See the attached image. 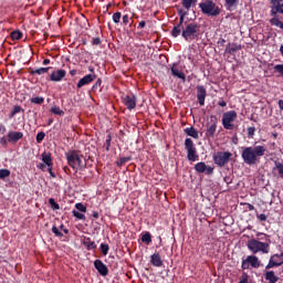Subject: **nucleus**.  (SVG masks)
Returning a JSON list of instances; mask_svg holds the SVG:
<instances>
[{
	"mask_svg": "<svg viewBox=\"0 0 283 283\" xmlns=\"http://www.w3.org/2000/svg\"><path fill=\"white\" fill-rule=\"evenodd\" d=\"M177 13L179 14V22L172 28L171 36H174V39H178L181 34L182 39L187 41V43L198 41L202 34L200 31V24H198V22L185 21V17H187V11H185V9H178Z\"/></svg>",
	"mask_w": 283,
	"mask_h": 283,
	"instance_id": "f257e3e1",
	"label": "nucleus"
},
{
	"mask_svg": "<svg viewBox=\"0 0 283 283\" xmlns=\"http://www.w3.org/2000/svg\"><path fill=\"white\" fill-rule=\"evenodd\" d=\"M266 155V145H254L243 147L241 151V158L245 165L253 167L258 165L260 159Z\"/></svg>",
	"mask_w": 283,
	"mask_h": 283,
	"instance_id": "f03ea898",
	"label": "nucleus"
},
{
	"mask_svg": "<svg viewBox=\"0 0 283 283\" xmlns=\"http://www.w3.org/2000/svg\"><path fill=\"white\" fill-rule=\"evenodd\" d=\"M65 158L69 167L73 168L75 174L83 171L87 167V163L83 161L84 156L81 154V150H69L65 153Z\"/></svg>",
	"mask_w": 283,
	"mask_h": 283,
	"instance_id": "7ed1b4c3",
	"label": "nucleus"
},
{
	"mask_svg": "<svg viewBox=\"0 0 283 283\" xmlns=\"http://www.w3.org/2000/svg\"><path fill=\"white\" fill-rule=\"evenodd\" d=\"M269 1L271 3L270 14L272 15L270 23L274 25V28H280V30H283V22L280 20V17H279V14H283V0H269Z\"/></svg>",
	"mask_w": 283,
	"mask_h": 283,
	"instance_id": "20e7f679",
	"label": "nucleus"
},
{
	"mask_svg": "<svg viewBox=\"0 0 283 283\" xmlns=\"http://www.w3.org/2000/svg\"><path fill=\"white\" fill-rule=\"evenodd\" d=\"M247 247L249 251L253 253V255H255L256 253L266 254L271 250V244H269V242H262L258 239L249 240L247 243Z\"/></svg>",
	"mask_w": 283,
	"mask_h": 283,
	"instance_id": "39448f33",
	"label": "nucleus"
},
{
	"mask_svg": "<svg viewBox=\"0 0 283 283\" xmlns=\"http://www.w3.org/2000/svg\"><path fill=\"white\" fill-rule=\"evenodd\" d=\"M199 8L202 14H207L208 17H220V13L222 12V9L212 0H206L205 2L199 3Z\"/></svg>",
	"mask_w": 283,
	"mask_h": 283,
	"instance_id": "423d86ee",
	"label": "nucleus"
},
{
	"mask_svg": "<svg viewBox=\"0 0 283 283\" xmlns=\"http://www.w3.org/2000/svg\"><path fill=\"white\" fill-rule=\"evenodd\" d=\"M233 158L231 151H217L212 155V160L217 167H224L229 165V161Z\"/></svg>",
	"mask_w": 283,
	"mask_h": 283,
	"instance_id": "0eeeda50",
	"label": "nucleus"
},
{
	"mask_svg": "<svg viewBox=\"0 0 283 283\" xmlns=\"http://www.w3.org/2000/svg\"><path fill=\"white\" fill-rule=\"evenodd\" d=\"M238 120V113L235 111H229L222 115V125L226 129L231 130L235 129V123Z\"/></svg>",
	"mask_w": 283,
	"mask_h": 283,
	"instance_id": "6e6552de",
	"label": "nucleus"
},
{
	"mask_svg": "<svg viewBox=\"0 0 283 283\" xmlns=\"http://www.w3.org/2000/svg\"><path fill=\"white\" fill-rule=\"evenodd\" d=\"M185 149L187 150V159L190 163H196L199 156H198V150L196 149V145H193V140L191 138H186Z\"/></svg>",
	"mask_w": 283,
	"mask_h": 283,
	"instance_id": "1a4fd4ad",
	"label": "nucleus"
},
{
	"mask_svg": "<svg viewBox=\"0 0 283 283\" xmlns=\"http://www.w3.org/2000/svg\"><path fill=\"white\" fill-rule=\"evenodd\" d=\"M250 266L252 269H260V259L256 255H248L242 260L241 269L247 271Z\"/></svg>",
	"mask_w": 283,
	"mask_h": 283,
	"instance_id": "9d476101",
	"label": "nucleus"
},
{
	"mask_svg": "<svg viewBox=\"0 0 283 283\" xmlns=\"http://www.w3.org/2000/svg\"><path fill=\"white\" fill-rule=\"evenodd\" d=\"M217 129H218V117L212 115L210 117V122L207 124L206 137L214 138Z\"/></svg>",
	"mask_w": 283,
	"mask_h": 283,
	"instance_id": "9b49d317",
	"label": "nucleus"
},
{
	"mask_svg": "<svg viewBox=\"0 0 283 283\" xmlns=\"http://www.w3.org/2000/svg\"><path fill=\"white\" fill-rule=\"evenodd\" d=\"M283 264V253L281 254H273L269 263L265 265V270L270 271V269H275V266H282Z\"/></svg>",
	"mask_w": 283,
	"mask_h": 283,
	"instance_id": "f8f14e48",
	"label": "nucleus"
},
{
	"mask_svg": "<svg viewBox=\"0 0 283 283\" xmlns=\"http://www.w3.org/2000/svg\"><path fill=\"white\" fill-rule=\"evenodd\" d=\"M195 170L197 174H206V176H212L213 174V167L207 166L205 161L197 163L195 165Z\"/></svg>",
	"mask_w": 283,
	"mask_h": 283,
	"instance_id": "ddd939ff",
	"label": "nucleus"
},
{
	"mask_svg": "<svg viewBox=\"0 0 283 283\" xmlns=\"http://www.w3.org/2000/svg\"><path fill=\"white\" fill-rule=\"evenodd\" d=\"M94 266H95L97 273H99V275H102V277H107V275H109V269L107 268V265H105V263H103V261L95 260Z\"/></svg>",
	"mask_w": 283,
	"mask_h": 283,
	"instance_id": "4468645a",
	"label": "nucleus"
},
{
	"mask_svg": "<svg viewBox=\"0 0 283 283\" xmlns=\"http://www.w3.org/2000/svg\"><path fill=\"white\" fill-rule=\"evenodd\" d=\"M123 104L129 111L136 109V96L134 95H125L122 97Z\"/></svg>",
	"mask_w": 283,
	"mask_h": 283,
	"instance_id": "2eb2a0df",
	"label": "nucleus"
},
{
	"mask_svg": "<svg viewBox=\"0 0 283 283\" xmlns=\"http://www.w3.org/2000/svg\"><path fill=\"white\" fill-rule=\"evenodd\" d=\"M206 98H207V88H205L203 85H198L197 86V99H198L200 107H203Z\"/></svg>",
	"mask_w": 283,
	"mask_h": 283,
	"instance_id": "dca6fc26",
	"label": "nucleus"
},
{
	"mask_svg": "<svg viewBox=\"0 0 283 283\" xmlns=\"http://www.w3.org/2000/svg\"><path fill=\"white\" fill-rule=\"evenodd\" d=\"M94 81H96V74L85 75L77 82V90L85 87V85H90V83H94Z\"/></svg>",
	"mask_w": 283,
	"mask_h": 283,
	"instance_id": "f3484780",
	"label": "nucleus"
},
{
	"mask_svg": "<svg viewBox=\"0 0 283 283\" xmlns=\"http://www.w3.org/2000/svg\"><path fill=\"white\" fill-rule=\"evenodd\" d=\"M64 76H67V72L63 69H60L57 71L52 72L50 78L51 81H53V83H61Z\"/></svg>",
	"mask_w": 283,
	"mask_h": 283,
	"instance_id": "a211bd4d",
	"label": "nucleus"
},
{
	"mask_svg": "<svg viewBox=\"0 0 283 283\" xmlns=\"http://www.w3.org/2000/svg\"><path fill=\"white\" fill-rule=\"evenodd\" d=\"M150 264L153 266H156L157 269H160V266H163L164 262L160 253L155 252L153 255H150Z\"/></svg>",
	"mask_w": 283,
	"mask_h": 283,
	"instance_id": "6ab92c4d",
	"label": "nucleus"
},
{
	"mask_svg": "<svg viewBox=\"0 0 283 283\" xmlns=\"http://www.w3.org/2000/svg\"><path fill=\"white\" fill-rule=\"evenodd\" d=\"M23 138V133L21 132H9L8 133V143H19Z\"/></svg>",
	"mask_w": 283,
	"mask_h": 283,
	"instance_id": "aec40b11",
	"label": "nucleus"
},
{
	"mask_svg": "<svg viewBox=\"0 0 283 283\" xmlns=\"http://www.w3.org/2000/svg\"><path fill=\"white\" fill-rule=\"evenodd\" d=\"M41 158H42V163L46 167H54V163L52 161V154H50V153H42Z\"/></svg>",
	"mask_w": 283,
	"mask_h": 283,
	"instance_id": "412c9836",
	"label": "nucleus"
},
{
	"mask_svg": "<svg viewBox=\"0 0 283 283\" xmlns=\"http://www.w3.org/2000/svg\"><path fill=\"white\" fill-rule=\"evenodd\" d=\"M198 3V0H181V6L185 8V12L189 14V10Z\"/></svg>",
	"mask_w": 283,
	"mask_h": 283,
	"instance_id": "4be33fe9",
	"label": "nucleus"
},
{
	"mask_svg": "<svg viewBox=\"0 0 283 283\" xmlns=\"http://www.w3.org/2000/svg\"><path fill=\"white\" fill-rule=\"evenodd\" d=\"M266 282L269 283H276L280 281V276L275 275L274 271H268L264 274Z\"/></svg>",
	"mask_w": 283,
	"mask_h": 283,
	"instance_id": "5701e85b",
	"label": "nucleus"
},
{
	"mask_svg": "<svg viewBox=\"0 0 283 283\" xmlns=\"http://www.w3.org/2000/svg\"><path fill=\"white\" fill-rule=\"evenodd\" d=\"M83 244L87 251H94V249H96V242L92 241L90 237H84Z\"/></svg>",
	"mask_w": 283,
	"mask_h": 283,
	"instance_id": "b1692460",
	"label": "nucleus"
},
{
	"mask_svg": "<svg viewBox=\"0 0 283 283\" xmlns=\"http://www.w3.org/2000/svg\"><path fill=\"white\" fill-rule=\"evenodd\" d=\"M50 70H52V67L48 66V67H40V69H34L30 71V74H32V76H42V74H48V72H50Z\"/></svg>",
	"mask_w": 283,
	"mask_h": 283,
	"instance_id": "393cba45",
	"label": "nucleus"
},
{
	"mask_svg": "<svg viewBox=\"0 0 283 283\" xmlns=\"http://www.w3.org/2000/svg\"><path fill=\"white\" fill-rule=\"evenodd\" d=\"M184 132L187 136H190L191 138H195V140H198L199 135L193 126L185 128Z\"/></svg>",
	"mask_w": 283,
	"mask_h": 283,
	"instance_id": "a878e982",
	"label": "nucleus"
},
{
	"mask_svg": "<svg viewBox=\"0 0 283 283\" xmlns=\"http://www.w3.org/2000/svg\"><path fill=\"white\" fill-rule=\"evenodd\" d=\"M170 72L172 74V76H176L177 78H181V81L185 83V81H187V76L185 75V73H182L181 71H179L176 66H172L170 69Z\"/></svg>",
	"mask_w": 283,
	"mask_h": 283,
	"instance_id": "bb28decb",
	"label": "nucleus"
},
{
	"mask_svg": "<svg viewBox=\"0 0 283 283\" xmlns=\"http://www.w3.org/2000/svg\"><path fill=\"white\" fill-rule=\"evenodd\" d=\"M240 50H242V45L229 43L226 48V53L233 54L234 52H240Z\"/></svg>",
	"mask_w": 283,
	"mask_h": 283,
	"instance_id": "cd10ccee",
	"label": "nucleus"
},
{
	"mask_svg": "<svg viewBox=\"0 0 283 283\" xmlns=\"http://www.w3.org/2000/svg\"><path fill=\"white\" fill-rule=\"evenodd\" d=\"M102 85H103V80H102L101 77H98V78L96 80V82H95V85H93L92 88H91L92 92H93L94 94H96V92H102V91H103V88H101Z\"/></svg>",
	"mask_w": 283,
	"mask_h": 283,
	"instance_id": "c85d7f7f",
	"label": "nucleus"
},
{
	"mask_svg": "<svg viewBox=\"0 0 283 283\" xmlns=\"http://www.w3.org/2000/svg\"><path fill=\"white\" fill-rule=\"evenodd\" d=\"M21 112H24L23 107H21L20 105H15L9 114V118H14V116H17V114H21Z\"/></svg>",
	"mask_w": 283,
	"mask_h": 283,
	"instance_id": "c756f323",
	"label": "nucleus"
},
{
	"mask_svg": "<svg viewBox=\"0 0 283 283\" xmlns=\"http://www.w3.org/2000/svg\"><path fill=\"white\" fill-rule=\"evenodd\" d=\"M132 161V156H127V157H120L117 161H116V166L117 167H123V165H126V163Z\"/></svg>",
	"mask_w": 283,
	"mask_h": 283,
	"instance_id": "7c9ffc66",
	"label": "nucleus"
},
{
	"mask_svg": "<svg viewBox=\"0 0 283 283\" xmlns=\"http://www.w3.org/2000/svg\"><path fill=\"white\" fill-rule=\"evenodd\" d=\"M256 238H259V240H265V242L271 244V235H269V234H266L264 232H258L256 233Z\"/></svg>",
	"mask_w": 283,
	"mask_h": 283,
	"instance_id": "2f4dec72",
	"label": "nucleus"
},
{
	"mask_svg": "<svg viewBox=\"0 0 283 283\" xmlns=\"http://www.w3.org/2000/svg\"><path fill=\"white\" fill-rule=\"evenodd\" d=\"M51 113L55 114V116H65V112H63L59 106L51 107Z\"/></svg>",
	"mask_w": 283,
	"mask_h": 283,
	"instance_id": "473e14b6",
	"label": "nucleus"
},
{
	"mask_svg": "<svg viewBox=\"0 0 283 283\" xmlns=\"http://www.w3.org/2000/svg\"><path fill=\"white\" fill-rule=\"evenodd\" d=\"M30 103H32L33 105H43V103H45V98L41 96L33 97L30 99Z\"/></svg>",
	"mask_w": 283,
	"mask_h": 283,
	"instance_id": "72a5a7b5",
	"label": "nucleus"
},
{
	"mask_svg": "<svg viewBox=\"0 0 283 283\" xmlns=\"http://www.w3.org/2000/svg\"><path fill=\"white\" fill-rule=\"evenodd\" d=\"M11 39L13 41H21V39H23V33L21 31H13L11 32Z\"/></svg>",
	"mask_w": 283,
	"mask_h": 283,
	"instance_id": "f704fd0d",
	"label": "nucleus"
},
{
	"mask_svg": "<svg viewBox=\"0 0 283 283\" xmlns=\"http://www.w3.org/2000/svg\"><path fill=\"white\" fill-rule=\"evenodd\" d=\"M49 205H50L51 209H53V211H59V209H61V206H59V203H56V200H54V198L49 199Z\"/></svg>",
	"mask_w": 283,
	"mask_h": 283,
	"instance_id": "c9c22d12",
	"label": "nucleus"
},
{
	"mask_svg": "<svg viewBox=\"0 0 283 283\" xmlns=\"http://www.w3.org/2000/svg\"><path fill=\"white\" fill-rule=\"evenodd\" d=\"M142 242H145V244H151V233L146 232L142 235Z\"/></svg>",
	"mask_w": 283,
	"mask_h": 283,
	"instance_id": "e433bc0d",
	"label": "nucleus"
},
{
	"mask_svg": "<svg viewBox=\"0 0 283 283\" xmlns=\"http://www.w3.org/2000/svg\"><path fill=\"white\" fill-rule=\"evenodd\" d=\"M238 6V0H226V8L227 10H231Z\"/></svg>",
	"mask_w": 283,
	"mask_h": 283,
	"instance_id": "4c0bfd02",
	"label": "nucleus"
},
{
	"mask_svg": "<svg viewBox=\"0 0 283 283\" xmlns=\"http://www.w3.org/2000/svg\"><path fill=\"white\" fill-rule=\"evenodd\" d=\"M10 170L9 169H0V180H6V178H9Z\"/></svg>",
	"mask_w": 283,
	"mask_h": 283,
	"instance_id": "58836bf2",
	"label": "nucleus"
},
{
	"mask_svg": "<svg viewBox=\"0 0 283 283\" xmlns=\"http://www.w3.org/2000/svg\"><path fill=\"white\" fill-rule=\"evenodd\" d=\"M99 249L103 255H107V253H109V244L107 243H101Z\"/></svg>",
	"mask_w": 283,
	"mask_h": 283,
	"instance_id": "ea45409f",
	"label": "nucleus"
},
{
	"mask_svg": "<svg viewBox=\"0 0 283 283\" xmlns=\"http://www.w3.org/2000/svg\"><path fill=\"white\" fill-rule=\"evenodd\" d=\"M75 209H77V211H81L82 213H87V207H85V205H83L82 202L75 203Z\"/></svg>",
	"mask_w": 283,
	"mask_h": 283,
	"instance_id": "a19ab883",
	"label": "nucleus"
},
{
	"mask_svg": "<svg viewBox=\"0 0 283 283\" xmlns=\"http://www.w3.org/2000/svg\"><path fill=\"white\" fill-rule=\"evenodd\" d=\"M275 169L279 171V176L283 178V164L280 161L275 163Z\"/></svg>",
	"mask_w": 283,
	"mask_h": 283,
	"instance_id": "79ce46f5",
	"label": "nucleus"
},
{
	"mask_svg": "<svg viewBox=\"0 0 283 283\" xmlns=\"http://www.w3.org/2000/svg\"><path fill=\"white\" fill-rule=\"evenodd\" d=\"M72 214L74 216V218H76L77 220H85V214L78 212L77 210H73Z\"/></svg>",
	"mask_w": 283,
	"mask_h": 283,
	"instance_id": "37998d69",
	"label": "nucleus"
},
{
	"mask_svg": "<svg viewBox=\"0 0 283 283\" xmlns=\"http://www.w3.org/2000/svg\"><path fill=\"white\" fill-rule=\"evenodd\" d=\"M120 17H123V14L120 13V11H117L113 14V21L114 23H120Z\"/></svg>",
	"mask_w": 283,
	"mask_h": 283,
	"instance_id": "c03bdc74",
	"label": "nucleus"
},
{
	"mask_svg": "<svg viewBox=\"0 0 283 283\" xmlns=\"http://www.w3.org/2000/svg\"><path fill=\"white\" fill-rule=\"evenodd\" d=\"M35 139H36V143H43V140L45 139V133L44 132L38 133Z\"/></svg>",
	"mask_w": 283,
	"mask_h": 283,
	"instance_id": "a18cd8bd",
	"label": "nucleus"
},
{
	"mask_svg": "<svg viewBox=\"0 0 283 283\" xmlns=\"http://www.w3.org/2000/svg\"><path fill=\"white\" fill-rule=\"evenodd\" d=\"M52 232L54 233V235H56V238H63V232H60L56 226L52 227Z\"/></svg>",
	"mask_w": 283,
	"mask_h": 283,
	"instance_id": "49530a36",
	"label": "nucleus"
},
{
	"mask_svg": "<svg viewBox=\"0 0 283 283\" xmlns=\"http://www.w3.org/2000/svg\"><path fill=\"white\" fill-rule=\"evenodd\" d=\"M111 147H112V134H108L106 137V151H109Z\"/></svg>",
	"mask_w": 283,
	"mask_h": 283,
	"instance_id": "de8ad7c7",
	"label": "nucleus"
},
{
	"mask_svg": "<svg viewBox=\"0 0 283 283\" xmlns=\"http://www.w3.org/2000/svg\"><path fill=\"white\" fill-rule=\"evenodd\" d=\"M274 72H279V74L283 77V64L274 65Z\"/></svg>",
	"mask_w": 283,
	"mask_h": 283,
	"instance_id": "09e8293b",
	"label": "nucleus"
},
{
	"mask_svg": "<svg viewBox=\"0 0 283 283\" xmlns=\"http://www.w3.org/2000/svg\"><path fill=\"white\" fill-rule=\"evenodd\" d=\"M248 136L249 138H253V136H255V127H248Z\"/></svg>",
	"mask_w": 283,
	"mask_h": 283,
	"instance_id": "8fccbe9b",
	"label": "nucleus"
},
{
	"mask_svg": "<svg viewBox=\"0 0 283 283\" xmlns=\"http://www.w3.org/2000/svg\"><path fill=\"white\" fill-rule=\"evenodd\" d=\"M256 218L258 220H260V222H266L269 217H266V214L264 213H261V214L256 213Z\"/></svg>",
	"mask_w": 283,
	"mask_h": 283,
	"instance_id": "3c124183",
	"label": "nucleus"
},
{
	"mask_svg": "<svg viewBox=\"0 0 283 283\" xmlns=\"http://www.w3.org/2000/svg\"><path fill=\"white\" fill-rule=\"evenodd\" d=\"M91 43L92 45H101L103 41L101 40V38H93Z\"/></svg>",
	"mask_w": 283,
	"mask_h": 283,
	"instance_id": "603ef678",
	"label": "nucleus"
},
{
	"mask_svg": "<svg viewBox=\"0 0 283 283\" xmlns=\"http://www.w3.org/2000/svg\"><path fill=\"white\" fill-rule=\"evenodd\" d=\"M239 282H249V274L247 272H242Z\"/></svg>",
	"mask_w": 283,
	"mask_h": 283,
	"instance_id": "864d4df0",
	"label": "nucleus"
},
{
	"mask_svg": "<svg viewBox=\"0 0 283 283\" xmlns=\"http://www.w3.org/2000/svg\"><path fill=\"white\" fill-rule=\"evenodd\" d=\"M6 132H8V129L6 128V125L0 123V134L3 136V134H6Z\"/></svg>",
	"mask_w": 283,
	"mask_h": 283,
	"instance_id": "5fc2aeb1",
	"label": "nucleus"
},
{
	"mask_svg": "<svg viewBox=\"0 0 283 283\" xmlns=\"http://www.w3.org/2000/svg\"><path fill=\"white\" fill-rule=\"evenodd\" d=\"M46 170L49 171L51 178H56V174H54V171L52 170V166L48 167Z\"/></svg>",
	"mask_w": 283,
	"mask_h": 283,
	"instance_id": "6e6d98bb",
	"label": "nucleus"
},
{
	"mask_svg": "<svg viewBox=\"0 0 283 283\" xmlns=\"http://www.w3.org/2000/svg\"><path fill=\"white\" fill-rule=\"evenodd\" d=\"M123 23H124V25H127V23H129V15L128 14L123 15Z\"/></svg>",
	"mask_w": 283,
	"mask_h": 283,
	"instance_id": "4d7b16f0",
	"label": "nucleus"
},
{
	"mask_svg": "<svg viewBox=\"0 0 283 283\" xmlns=\"http://www.w3.org/2000/svg\"><path fill=\"white\" fill-rule=\"evenodd\" d=\"M46 168H48V166L43 163L38 165V169H41V171H45Z\"/></svg>",
	"mask_w": 283,
	"mask_h": 283,
	"instance_id": "13d9d810",
	"label": "nucleus"
},
{
	"mask_svg": "<svg viewBox=\"0 0 283 283\" xmlns=\"http://www.w3.org/2000/svg\"><path fill=\"white\" fill-rule=\"evenodd\" d=\"M0 145H3V147H6L8 145V139L6 137H1Z\"/></svg>",
	"mask_w": 283,
	"mask_h": 283,
	"instance_id": "bf43d9fd",
	"label": "nucleus"
},
{
	"mask_svg": "<svg viewBox=\"0 0 283 283\" xmlns=\"http://www.w3.org/2000/svg\"><path fill=\"white\" fill-rule=\"evenodd\" d=\"M147 25V22H145V20L140 21L138 24V30H143V28H145Z\"/></svg>",
	"mask_w": 283,
	"mask_h": 283,
	"instance_id": "052dcab7",
	"label": "nucleus"
},
{
	"mask_svg": "<svg viewBox=\"0 0 283 283\" xmlns=\"http://www.w3.org/2000/svg\"><path fill=\"white\" fill-rule=\"evenodd\" d=\"M244 205L249 209V211H255V206H253L251 203H244Z\"/></svg>",
	"mask_w": 283,
	"mask_h": 283,
	"instance_id": "680f3d73",
	"label": "nucleus"
},
{
	"mask_svg": "<svg viewBox=\"0 0 283 283\" xmlns=\"http://www.w3.org/2000/svg\"><path fill=\"white\" fill-rule=\"evenodd\" d=\"M219 107H227V102L224 99H221L218 102Z\"/></svg>",
	"mask_w": 283,
	"mask_h": 283,
	"instance_id": "e2e57ef3",
	"label": "nucleus"
},
{
	"mask_svg": "<svg viewBox=\"0 0 283 283\" xmlns=\"http://www.w3.org/2000/svg\"><path fill=\"white\" fill-rule=\"evenodd\" d=\"M63 171H64L65 174H67V175L72 174V170H71L70 167H67V166H65V167L63 168Z\"/></svg>",
	"mask_w": 283,
	"mask_h": 283,
	"instance_id": "0e129e2a",
	"label": "nucleus"
},
{
	"mask_svg": "<svg viewBox=\"0 0 283 283\" xmlns=\"http://www.w3.org/2000/svg\"><path fill=\"white\" fill-rule=\"evenodd\" d=\"M92 216L95 220H98L99 218L98 211H93Z\"/></svg>",
	"mask_w": 283,
	"mask_h": 283,
	"instance_id": "69168bd1",
	"label": "nucleus"
},
{
	"mask_svg": "<svg viewBox=\"0 0 283 283\" xmlns=\"http://www.w3.org/2000/svg\"><path fill=\"white\" fill-rule=\"evenodd\" d=\"M279 107H280V109L283 112V99H280V101H279Z\"/></svg>",
	"mask_w": 283,
	"mask_h": 283,
	"instance_id": "338daca9",
	"label": "nucleus"
},
{
	"mask_svg": "<svg viewBox=\"0 0 283 283\" xmlns=\"http://www.w3.org/2000/svg\"><path fill=\"white\" fill-rule=\"evenodd\" d=\"M42 65H50V59H45V60L42 62Z\"/></svg>",
	"mask_w": 283,
	"mask_h": 283,
	"instance_id": "774afa93",
	"label": "nucleus"
}]
</instances>
